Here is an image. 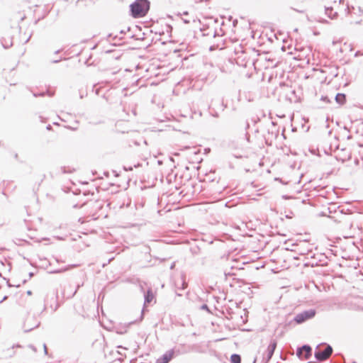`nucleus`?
<instances>
[{
	"instance_id": "obj_1",
	"label": "nucleus",
	"mask_w": 363,
	"mask_h": 363,
	"mask_svg": "<svg viewBox=\"0 0 363 363\" xmlns=\"http://www.w3.org/2000/svg\"><path fill=\"white\" fill-rule=\"evenodd\" d=\"M150 6L148 0H135L130 5V14L133 18L143 17L147 13Z\"/></svg>"
},
{
	"instance_id": "obj_2",
	"label": "nucleus",
	"mask_w": 363,
	"mask_h": 363,
	"mask_svg": "<svg viewBox=\"0 0 363 363\" xmlns=\"http://www.w3.org/2000/svg\"><path fill=\"white\" fill-rule=\"evenodd\" d=\"M333 352V347L330 345L321 343L316 347L314 357L318 362H323L331 356Z\"/></svg>"
},
{
	"instance_id": "obj_3",
	"label": "nucleus",
	"mask_w": 363,
	"mask_h": 363,
	"mask_svg": "<svg viewBox=\"0 0 363 363\" xmlns=\"http://www.w3.org/2000/svg\"><path fill=\"white\" fill-rule=\"evenodd\" d=\"M315 314L316 311L315 309L306 310L296 314V316L294 318V320L298 324H301L306 322V320H308L314 318Z\"/></svg>"
},
{
	"instance_id": "obj_4",
	"label": "nucleus",
	"mask_w": 363,
	"mask_h": 363,
	"mask_svg": "<svg viewBox=\"0 0 363 363\" xmlns=\"http://www.w3.org/2000/svg\"><path fill=\"white\" fill-rule=\"evenodd\" d=\"M296 355L299 359H308L312 355V347L309 345H303L297 348Z\"/></svg>"
},
{
	"instance_id": "obj_5",
	"label": "nucleus",
	"mask_w": 363,
	"mask_h": 363,
	"mask_svg": "<svg viewBox=\"0 0 363 363\" xmlns=\"http://www.w3.org/2000/svg\"><path fill=\"white\" fill-rule=\"evenodd\" d=\"M277 346V341L274 339L272 340L269 346L267 347V349L266 351L267 354L264 355V357L262 358V363H268L270 361V359H272V357L274 353Z\"/></svg>"
},
{
	"instance_id": "obj_6",
	"label": "nucleus",
	"mask_w": 363,
	"mask_h": 363,
	"mask_svg": "<svg viewBox=\"0 0 363 363\" xmlns=\"http://www.w3.org/2000/svg\"><path fill=\"white\" fill-rule=\"evenodd\" d=\"M174 354V350H171L166 352L161 358L157 359L156 362L160 363H169L173 358Z\"/></svg>"
},
{
	"instance_id": "obj_7",
	"label": "nucleus",
	"mask_w": 363,
	"mask_h": 363,
	"mask_svg": "<svg viewBox=\"0 0 363 363\" xmlns=\"http://www.w3.org/2000/svg\"><path fill=\"white\" fill-rule=\"evenodd\" d=\"M33 320H34V318H33V317H28V318L26 319V322H25V323H24V327H23V328H24V331H25V332H30V331H31L33 328H37V327L39 325V324H40V323H39V322H36V323H35V324L33 326L30 325H29V323H30V321H33Z\"/></svg>"
},
{
	"instance_id": "obj_8",
	"label": "nucleus",
	"mask_w": 363,
	"mask_h": 363,
	"mask_svg": "<svg viewBox=\"0 0 363 363\" xmlns=\"http://www.w3.org/2000/svg\"><path fill=\"white\" fill-rule=\"evenodd\" d=\"M335 100L337 104L343 105L346 103V95L342 93H337L335 96Z\"/></svg>"
},
{
	"instance_id": "obj_9",
	"label": "nucleus",
	"mask_w": 363,
	"mask_h": 363,
	"mask_svg": "<svg viewBox=\"0 0 363 363\" xmlns=\"http://www.w3.org/2000/svg\"><path fill=\"white\" fill-rule=\"evenodd\" d=\"M154 298V295L151 289H149L144 294V304L150 303Z\"/></svg>"
},
{
	"instance_id": "obj_10",
	"label": "nucleus",
	"mask_w": 363,
	"mask_h": 363,
	"mask_svg": "<svg viewBox=\"0 0 363 363\" xmlns=\"http://www.w3.org/2000/svg\"><path fill=\"white\" fill-rule=\"evenodd\" d=\"M333 7H325V14L331 19H335L338 14L337 12L333 13Z\"/></svg>"
},
{
	"instance_id": "obj_11",
	"label": "nucleus",
	"mask_w": 363,
	"mask_h": 363,
	"mask_svg": "<svg viewBox=\"0 0 363 363\" xmlns=\"http://www.w3.org/2000/svg\"><path fill=\"white\" fill-rule=\"evenodd\" d=\"M286 99L289 100L290 102H296L297 101V97L296 95V91L295 90H291L290 94L286 95Z\"/></svg>"
},
{
	"instance_id": "obj_12",
	"label": "nucleus",
	"mask_w": 363,
	"mask_h": 363,
	"mask_svg": "<svg viewBox=\"0 0 363 363\" xmlns=\"http://www.w3.org/2000/svg\"><path fill=\"white\" fill-rule=\"evenodd\" d=\"M231 363H241V356L238 354H233L230 357Z\"/></svg>"
},
{
	"instance_id": "obj_13",
	"label": "nucleus",
	"mask_w": 363,
	"mask_h": 363,
	"mask_svg": "<svg viewBox=\"0 0 363 363\" xmlns=\"http://www.w3.org/2000/svg\"><path fill=\"white\" fill-rule=\"evenodd\" d=\"M72 201V206L74 208H76L77 207L79 206L80 208L83 207L85 204H86V201H82V202H80V203H74V201H73L74 199H70Z\"/></svg>"
},
{
	"instance_id": "obj_14",
	"label": "nucleus",
	"mask_w": 363,
	"mask_h": 363,
	"mask_svg": "<svg viewBox=\"0 0 363 363\" xmlns=\"http://www.w3.org/2000/svg\"><path fill=\"white\" fill-rule=\"evenodd\" d=\"M47 94L50 96H52V94L50 93V91H48ZM46 94V92H44V91H42V92H40V93H33V96L35 97H38V96H44Z\"/></svg>"
},
{
	"instance_id": "obj_15",
	"label": "nucleus",
	"mask_w": 363,
	"mask_h": 363,
	"mask_svg": "<svg viewBox=\"0 0 363 363\" xmlns=\"http://www.w3.org/2000/svg\"><path fill=\"white\" fill-rule=\"evenodd\" d=\"M67 269H68V266H66L61 269H55V270L52 271L51 272L52 273H61L62 272L67 271Z\"/></svg>"
},
{
	"instance_id": "obj_16",
	"label": "nucleus",
	"mask_w": 363,
	"mask_h": 363,
	"mask_svg": "<svg viewBox=\"0 0 363 363\" xmlns=\"http://www.w3.org/2000/svg\"><path fill=\"white\" fill-rule=\"evenodd\" d=\"M181 285L182 286L179 288L181 290H183L187 287V283H186L184 278H182Z\"/></svg>"
},
{
	"instance_id": "obj_17",
	"label": "nucleus",
	"mask_w": 363,
	"mask_h": 363,
	"mask_svg": "<svg viewBox=\"0 0 363 363\" xmlns=\"http://www.w3.org/2000/svg\"><path fill=\"white\" fill-rule=\"evenodd\" d=\"M199 251H200V249L199 247H194V248H191V252L194 255H198L199 253Z\"/></svg>"
},
{
	"instance_id": "obj_18",
	"label": "nucleus",
	"mask_w": 363,
	"mask_h": 363,
	"mask_svg": "<svg viewBox=\"0 0 363 363\" xmlns=\"http://www.w3.org/2000/svg\"><path fill=\"white\" fill-rule=\"evenodd\" d=\"M320 99L328 104L331 102V100L327 96H322Z\"/></svg>"
},
{
	"instance_id": "obj_19",
	"label": "nucleus",
	"mask_w": 363,
	"mask_h": 363,
	"mask_svg": "<svg viewBox=\"0 0 363 363\" xmlns=\"http://www.w3.org/2000/svg\"><path fill=\"white\" fill-rule=\"evenodd\" d=\"M62 60H66L67 58L65 57H61L60 59L52 60L51 62H52V63H57V62H59L60 61H61Z\"/></svg>"
},
{
	"instance_id": "obj_20",
	"label": "nucleus",
	"mask_w": 363,
	"mask_h": 363,
	"mask_svg": "<svg viewBox=\"0 0 363 363\" xmlns=\"http://www.w3.org/2000/svg\"><path fill=\"white\" fill-rule=\"evenodd\" d=\"M1 43H2L3 46H4V48H9V47H11L12 45V43L11 42L10 43H4L3 42H1Z\"/></svg>"
},
{
	"instance_id": "obj_21",
	"label": "nucleus",
	"mask_w": 363,
	"mask_h": 363,
	"mask_svg": "<svg viewBox=\"0 0 363 363\" xmlns=\"http://www.w3.org/2000/svg\"><path fill=\"white\" fill-rule=\"evenodd\" d=\"M201 308L202 310L208 311V312L210 311H209V308H208V306L206 304H203V305L201 306Z\"/></svg>"
},
{
	"instance_id": "obj_22",
	"label": "nucleus",
	"mask_w": 363,
	"mask_h": 363,
	"mask_svg": "<svg viewBox=\"0 0 363 363\" xmlns=\"http://www.w3.org/2000/svg\"><path fill=\"white\" fill-rule=\"evenodd\" d=\"M28 347L30 348L33 352H37V349L36 347L33 345H28Z\"/></svg>"
},
{
	"instance_id": "obj_23",
	"label": "nucleus",
	"mask_w": 363,
	"mask_h": 363,
	"mask_svg": "<svg viewBox=\"0 0 363 363\" xmlns=\"http://www.w3.org/2000/svg\"><path fill=\"white\" fill-rule=\"evenodd\" d=\"M123 169H124L125 171H131V170H133V167H132L131 166H130V167H126V166H124V167H123Z\"/></svg>"
},
{
	"instance_id": "obj_24",
	"label": "nucleus",
	"mask_w": 363,
	"mask_h": 363,
	"mask_svg": "<svg viewBox=\"0 0 363 363\" xmlns=\"http://www.w3.org/2000/svg\"><path fill=\"white\" fill-rule=\"evenodd\" d=\"M43 349H44V352H45V354H48L47 346H46V345L45 343L43 345Z\"/></svg>"
},
{
	"instance_id": "obj_25",
	"label": "nucleus",
	"mask_w": 363,
	"mask_h": 363,
	"mask_svg": "<svg viewBox=\"0 0 363 363\" xmlns=\"http://www.w3.org/2000/svg\"><path fill=\"white\" fill-rule=\"evenodd\" d=\"M77 221L80 223H83L84 222V218L83 217H80L77 219Z\"/></svg>"
},
{
	"instance_id": "obj_26",
	"label": "nucleus",
	"mask_w": 363,
	"mask_h": 363,
	"mask_svg": "<svg viewBox=\"0 0 363 363\" xmlns=\"http://www.w3.org/2000/svg\"><path fill=\"white\" fill-rule=\"evenodd\" d=\"M358 11H359V15H363V9L360 6L358 7Z\"/></svg>"
},
{
	"instance_id": "obj_27",
	"label": "nucleus",
	"mask_w": 363,
	"mask_h": 363,
	"mask_svg": "<svg viewBox=\"0 0 363 363\" xmlns=\"http://www.w3.org/2000/svg\"><path fill=\"white\" fill-rule=\"evenodd\" d=\"M183 21L186 24H189L190 23V20H188V19H186V18H183Z\"/></svg>"
},
{
	"instance_id": "obj_28",
	"label": "nucleus",
	"mask_w": 363,
	"mask_h": 363,
	"mask_svg": "<svg viewBox=\"0 0 363 363\" xmlns=\"http://www.w3.org/2000/svg\"><path fill=\"white\" fill-rule=\"evenodd\" d=\"M245 136H246V139H247V141H249V140H250V135H249V133H245Z\"/></svg>"
},
{
	"instance_id": "obj_29",
	"label": "nucleus",
	"mask_w": 363,
	"mask_h": 363,
	"mask_svg": "<svg viewBox=\"0 0 363 363\" xmlns=\"http://www.w3.org/2000/svg\"><path fill=\"white\" fill-rule=\"evenodd\" d=\"M86 65H87L88 66L90 65L91 63L89 62V59H87L85 62H84Z\"/></svg>"
},
{
	"instance_id": "obj_30",
	"label": "nucleus",
	"mask_w": 363,
	"mask_h": 363,
	"mask_svg": "<svg viewBox=\"0 0 363 363\" xmlns=\"http://www.w3.org/2000/svg\"><path fill=\"white\" fill-rule=\"evenodd\" d=\"M69 130H75V129H77V127L76 126L69 125Z\"/></svg>"
},
{
	"instance_id": "obj_31",
	"label": "nucleus",
	"mask_w": 363,
	"mask_h": 363,
	"mask_svg": "<svg viewBox=\"0 0 363 363\" xmlns=\"http://www.w3.org/2000/svg\"><path fill=\"white\" fill-rule=\"evenodd\" d=\"M6 298H7V296H5L4 297H3V298L0 301V303H1L3 301H4Z\"/></svg>"
},
{
	"instance_id": "obj_32",
	"label": "nucleus",
	"mask_w": 363,
	"mask_h": 363,
	"mask_svg": "<svg viewBox=\"0 0 363 363\" xmlns=\"http://www.w3.org/2000/svg\"><path fill=\"white\" fill-rule=\"evenodd\" d=\"M223 34H219L216 31L214 32L213 36L216 37V35H222Z\"/></svg>"
},
{
	"instance_id": "obj_33",
	"label": "nucleus",
	"mask_w": 363,
	"mask_h": 363,
	"mask_svg": "<svg viewBox=\"0 0 363 363\" xmlns=\"http://www.w3.org/2000/svg\"><path fill=\"white\" fill-rule=\"evenodd\" d=\"M144 310H145V309H144V308H143V310H142V315H141V316H140V320H142V319L143 318V313H144Z\"/></svg>"
},
{
	"instance_id": "obj_34",
	"label": "nucleus",
	"mask_w": 363,
	"mask_h": 363,
	"mask_svg": "<svg viewBox=\"0 0 363 363\" xmlns=\"http://www.w3.org/2000/svg\"><path fill=\"white\" fill-rule=\"evenodd\" d=\"M62 172H63V173H66V172H67V171H66V168H65V167H62Z\"/></svg>"
},
{
	"instance_id": "obj_35",
	"label": "nucleus",
	"mask_w": 363,
	"mask_h": 363,
	"mask_svg": "<svg viewBox=\"0 0 363 363\" xmlns=\"http://www.w3.org/2000/svg\"><path fill=\"white\" fill-rule=\"evenodd\" d=\"M46 128L47 130H50L52 128L51 125H48Z\"/></svg>"
},
{
	"instance_id": "obj_36",
	"label": "nucleus",
	"mask_w": 363,
	"mask_h": 363,
	"mask_svg": "<svg viewBox=\"0 0 363 363\" xmlns=\"http://www.w3.org/2000/svg\"><path fill=\"white\" fill-rule=\"evenodd\" d=\"M26 293H27L28 295H31L32 294V291H30V290L27 291Z\"/></svg>"
},
{
	"instance_id": "obj_37",
	"label": "nucleus",
	"mask_w": 363,
	"mask_h": 363,
	"mask_svg": "<svg viewBox=\"0 0 363 363\" xmlns=\"http://www.w3.org/2000/svg\"><path fill=\"white\" fill-rule=\"evenodd\" d=\"M14 157H15V159H16V160L18 159V154H17V153H15V155H14Z\"/></svg>"
},
{
	"instance_id": "obj_38",
	"label": "nucleus",
	"mask_w": 363,
	"mask_h": 363,
	"mask_svg": "<svg viewBox=\"0 0 363 363\" xmlns=\"http://www.w3.org/2000/svg\"><path fill=\"white\" fill-rule=\"evenodd\" d=\"M294 11L298 12V13H303V11H299V10H297V9H294Z\"/></svg>"
},
{
	"instance_id": "obj_39",
	"label": "nucleus",
	"mask_w": 363,
	"mask_h": 363,
	"mask_svg": "<svg viewBox=\"0 0 363 363\" xmlns=\"http://www.w3.org/2000/svg\"><path fill=\"white\" fill-rule=\"evenodd\" d=\"M33 276V272H30V273H29V277L30 278V277H32Z\"/></svg>"
},
{
	"instance_id": "obj_40",
	"label": "nucleus",
	"mask_w": 363,
	"mask_h": 363,
	"mask_svg": "<svg viewBox=\"0 0 363 363\" xmlns=\"http://www.w3.org/2000/svg\"><path fill=\"white\" fill-rule=\"evenodd\" d=\"M237 23H238V21H237V20L234 21V22H233V26H235V25L237 24Z\"/></svg>"
},
{
	"instance_id": "obj_41",
	"label": "nucleus",
	"mask_w": 363,
	"mask_h": 363,
	"mask_svg": "<svg viewBox=\"0 0 363 363\" xmlns=\"http://www.w3.org/2000/svg\"><path fill=\"white\" fill-rule=\"evenodd\" d=\"M188 14H189L188 11H184V12L183 13V15H185V16H186V15H188Z\"/></svg>"
},
{
	"instance_id": "obj_42",
	"label": "nucleus",
	"mask_w": 363,
	"mask_h": 363,
	"mask_svg": "<svg viewBox=\"0 0 363 363\" xmlns=\"http://www.w3.org/2000/svg\"><path fill=\"white\" fill-rule=\"evenodd\" d=\"M361 22H362V20H360V21H357V22H356V23H357V24H360V23H361Z\"/></svg>"
},
{
	"instance_id": "obj_43",
	"label": "nucleus",
	"mask_w": 363,
	"mask_h": 363,
	"mask_svg": "<svg viewBox=\"0 0 363 363\" xmlns=\"http://www.w3.org/2000/svg\"><path fill=\"white\" fill-rule=\"evenodd\" d=\"M60 52V50H59L55 51V54H57V53H59Z\"/></svg>"
},
{
	"instance_id": "obj_44",
	"label": "nucleus",
	"mask_w": 363,
	"mask_h": 363,
	"mask_svg": "<svg viewBox=\"0 0 363 363\" xmlns=\"http://www.w3.org/2000/svg\"><path fill=\"white\" fill-rule=\"evenodd\" d=\"M201 1H205V2H208L210 0H201Z\"/></svg>"
},
{
	"instance_id": "obj_45",
	"label": "nucleus",
	"mask_w": 363,
	"mask_h": 363,
	"mask_svg": "<svg viewBox=\"0 0 363 363\" xmlns=\"http://www.w3.org/2000/svg\"><path fill=\"white\" fill-rule=\"evenodd\" d=\"M357 55H359V52H357L356 54H355V56H357Z\"/></svg>"
},
{
	"instance_id": "obj_46",
	"label": "nucleus",
	"mask_w": 363,
	"mask_h": 363,
	"mask_svg": "<svg viewBox=\"0 0 363 363\" xmlns=\"http://www.w3.org/2000/svg\"><path fill=\"white\" fill-rule=\"evenodd\" d=\"M53 124H54V125H58V123H57V122H54V123H53Z\"/></svg>"
},
{
	"instance_id": "obj_47",
	"label": "nucleus",
	"mask_w": 363,
	"mask_h": 363,
	"mask_svg": "<svg viewBox=\"0 0 363 363\" xmlns=\"http://www.w3.org/2000/svg\"><path fill=\"white\" fill-rule=\"evenodd\" d=\"M57 238H58V239H60V240H64V239H65V238H59V237H57Z\"/></svg>"
},
{
	"instance_id": "obj_48",
	"label": "nucleus",
	"mask_w": 363,
	"mask_h": 363,
	"mask_svg": "<svg viewBox=\"0 0 363 363\" xmlns=\"http://www.w3.org/2000/svg\"><path fill=\"white\" fill-rule=\"evenodd\" d=\"M256 361H257V359L255 358V359H254V361H253V362H252V363H255V362H256Z\"/></svg>"
},
{
	"instance_id": "obj_49",
	"label": "nucleus",
	"mask_w": 363,
	"mask_h": 363,
	"mask_svg": "<svg viewBox=\"0 0 363 363\" xmlns=\"http://www.w3.org/2000/svg\"><path fill=\"white\" fill-rule=\"evenodd\" d=\"M26 282V279H24V280L23 281V284H25Z\"/></svg>"
},
{
	"instance_id": "obj_50",
	"label": "nucleus",
	"mask_w": 363,
	"mask_h": 363,
	"mask_svg": "<svg viewBox=\"0 0 363 363\" xmlns=\"http://www.w3.org/2000/svg\"><path fill=\"white\" fill-rule=\"evenodd\" d=\"M174 155H176V156H178L179 154V153H174Z\"/></svg>"
},
{
	"instance_id": "obj_51",
	"label": "nucleus",
	"mask_w": 363,
	"mask_h": 363,
	"mask_svg": "<svg viewBox=\"0 0 363 363\" xmlns=\"http://www.w3.org/2000/svg\"><path fill=\"white\" fill-rule=\"evenodd\" d=\"M222 104L224 106V107H226V105H224V102H222Z\"/></svg>"
},
{
	"instance_id": "obj_52",
	"label": "nucleus",
	"mask_w": 363,
	"mask_h": 363,
	"mask_svg": "<svg viewBox=\"0 0 363 363\" xmlns=\"http://www.w3.org/2000/svg\"><path fill=\"white\" fill-rule=\"evenodd\" d=\"M189 147H188V146H186V147H184V149H189Z\"/></svg>"
},
{
	"instance_id": "obj_53",
	"label": "nucleus",
	"mask_w": 363,
	"mask_h": 363,
	"mask_svg": "<svg viewBox=\"0 0 363 363\" xmlns=\"http://www.w3.org/2000/svg\"><path fill=\"white\" fill-rule=\"evenodd\" d=\"M323 22L324 23H328V21L327 20H324Z\"/></svg>"
},
{
	"instance_id": "obj_54",
	"label": "nucleus",
	"mask_w": 363,
	"mask_h": 363,
	"mask_svg": "<svg viewBox=\"0 0 363 363\" xmlns=\"http://www.w3.org/2000/svg\"><path fill=\"white\" fill-rule=\"evenodd\" d=\"M344 0H340V3H342Z\"/></svg>"
},
{
	"instance_id": "obj_55",
	"label": "nucleus",
	"mask_w": 363,
	"mask_h": 363,
	"mask_svg": "<svg viewBox=\"0 0 363 363\" xmlns=\"http://www.w3.org/2000/svg\"><path fill=\"white\" fill-rule=\"evenodd\" d=\"M347 9H348V13H350V7H347Z\"/></svg>"
},
{
	"instance_id": "obj_56",
	"label": "nucleus",
	"mask_w": 363,
	"mask_h": 363,
	"mask_svg": "<svg viewBox=\"0 0 363 363\" xmlns=\"http://www.w3.org/2000/svg\"><path fill=\"white\" fill-rule=\"evenodd\" d=\"M84 196H85V194H84V193H83V194H82V197H84Z\"/></svg>"
},
{
	"instance_id": "obj_57",
	"label": "nucleus",
	"mask_w": 363,
	"mask_h": 363,
	"mask_svg": "<svg viewBox=\"0 0 363 363\" xmlns=\"http://www.w3.org/2000/svg\"><path fill=\"white\" fill-rule=\"evenodd\" d=\"M76 292H77V289L75 290V291H74L73 295H74L76 294Z\"/></svg>"
},
{
	"instance_id": "obj_58",
	"label": "nucleus",
	"mask_w": 363,
	"mask_h": 363,
	"mask_svg": "<svg viewBox=\"0 0 363 363\" xmlns=\"http://www.w3.org/2000/svg\"><path fill=\"white\" fill-rule=\"evenodd\" d=\"M352 363H357L356 362H353Z\"/></svg>"
},
{
	"instance_id": "obj_59",
	"label": "nucleus",
	"mask_w": 363,
	"mask_h": 363,
	"mask_svg": "<svg viewBox=\"0 0 363 363\" xmlns=\"http://www.w3.org/2000/svg\"><path fill=\"white\" fill-rule=\"evenodd\" d=\"M155 363H160V362H155Z\"/></svg>"
}]
</instances>
